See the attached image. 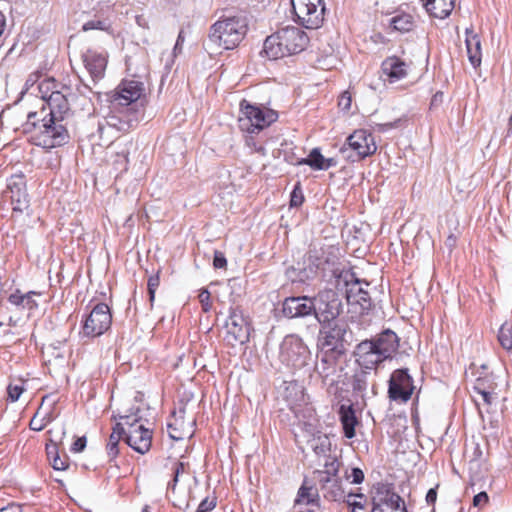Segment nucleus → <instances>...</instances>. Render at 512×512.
<instances>
[{"label":"nucleus","instance_id":"obj_18","mask_svg":"<svg viewBox=\"0 0 512 512\" xmlns=\"http://www.w3.org/2000/svg\"><path fill=\"white\" fill-rule=\"evenodd\" d=\"M414 390L413 379L407 369L395 370L389 380V397L394 400L406 402L410 399Z\"/></svg>","mask_w":512,"mask_h":512},{"label":"nucleus","instance_id":"obj_21","mask_svg":"<svg viewBox=\"0 0 512 512\" xmlns=\"http://www.w3.org/2000/svg\"><path fill=\"white\" fill-rule=\"evenodd\" d=\"M356 362L362 369L373 370L378 364L383 362L379 351H377L374 342L364 340L360 342L355 349Z\"/></svg>","mask_w":512,"mask_h":512},{"label":"nucleus","instance_id":"obj_36","mask_svg":"<svg viewBox=\"0 0 512 512\" xmlns=\"http://www.w3.org/2000/svg\"><path fill=\"white\" fill-rule=\"evenodd\" d=\"M498 341L507 351L512 350V322L505 321L499 328Z\"/></svg>","mask_w":512,"mask_h":512},{"label":"nucleus","instance_id":"obj_31","mask_svg":"<svg viewBox=\"0 0 512 512\" xmlns=\"http://www.w3.org/2000/svg\"><path fill=\"white\" fill-rule=\"evenodd\" d=\"M466 48L470 63L473 67L481 64V41L478 34L473 30L466 29Z\"/></svg>","mask_w":512,"mask_h":512},{"label":"nucleus","instance_id":"obj_3","mask_svg":"<svg viewBox=\"0 0 512 512\" xmlns=\"http://www.w3.org/2000/svg\"><path fill=\"white\" fill-rule=\"evenodd\" d=\"M308 42L309 38L303 30L286 26L265 39L263 51L268 58L279 59L303 51Z\"/></svg>","mask_w":512,"mask_h":512},{"label":"nucleus","instance_id":"obj_32","mask_svg":"<svg viewBox=\"0 0 512 512\" xmlns=\"http://www.w3.org/2000/svg\"><path fill=\"white\" fill-rule=\"evenodd\" d=\"M312 438L308 441L310 448L317 456H326L331 449V441L327 434L317 429L316 432L310 433Z\"/></svg>","mask_w":512,"mask_h":512},{"label":"nucleus","instance_id":"obj_51","mask_svg":"<svg viewBox=\"0 0 512 512\" xmlns=\"http://www.w3.org/2000/svg\"><path fill=\"white\" fill-rule=\"evenodd\" d=\"M227 265V260L224 254L220 251L214 252L213 266L216 269L224 268Z\"/></svg>","mask_w":512,"mask_h":512},{"label":"nucleus","instance_id":"obj_7","mask_svg":"<svg viewBox=\"0 0 512 512\" xmlns=\"http://www.w3.org/2000/svg\"><path fill=\"white\" fill-rule=\"evenodd\" d=\"M315 310L313 315L320 325L337 321L342 312V301L333 289L320 291L314 298Z\"/></svg>","mask_w":512,"mask_h":512},{"label":"nucleus","instance_id":"obj_13","mask_svg":"<svg viewBox=\"0 0 512 512\" xmlns=\"http://www.w3.org/2000/svg\"><path fill=\"white\" fill-rule=\"evenodd\" d=\"M347 328V324L340 320L321 325L318 340L321 350L342 353Z\"/></svg>","mask_w":512,"mask_h":512},{"label":"nucleus","instance_id":"obj_4","mask_svg":"<svg viewBox=\"0 0 512 512\" xmlns=\"http://www.w3.org/2000/svg\"><path fill=\"white\" fill-rule=\"evenodd\" d=\"M247 32V23L238 16L223 17L210 28L209 40L226 50L237 47Z\"/></svg>","mask_w":512,"mask_h":512},{"label":"nucleus","instance_id":"obj_48","mask_svg":"<svg viewBox=\"0 0 512 512\" xmlns=\"http://www.w3.org/2000/svg\"><path fill=\"white\" fill-rule=\"evenodd\" d=\"M176 55L177 54L172 51L162 54L161 60L164 63V69H165L166 73H169L171 71V69L174 65Z\"/></svg>","mask_w":512,"mask_h":512},{"label":"nucleus","instance_id":"obj_47","mask_svg":"<svg viewBox=\"0 0 512 512\" xmlns=\"http://www.w3.org/2000/svg\"><path fill=\"white\" fill-rule=\"evenodd\" d=\"M304 201V196L299 185H296L293 191L291 192L290 205L292 207L300 206Z\"/></svg>","mask_w":512,"mask_h":512},{"label":"nucleus","instance_id":"obj_16","mask_svg":"<svg viewBox=\"0 0 512 512\" xmlns=\"http://www.w3.org/2000/svg\"><path fill=\"white\" fill-rule=\"evenodd\" d=\"M5 197L10 198L14 212H23L29 207V195L27 193L26 180L23 174L12 175L7 180Z\"/></svg>","mask_w":512,"mask_h":512},{"label":"nucleus","instance_id":"obj_8","mask_svg":"<svg viewBox=\"0 0 512 512\" xmlns=\"http://www.w3.org/2000/svg\"><path fill=\"white\" fill-rule=\"evenodd\" d=\"M112 316L105 303L96 304L93 309L83 317L80 335L86 338H96L104 334L111 326Z\"/></svg>","mask_w":512,"mask_h":512},{"label":"nucleus","instance_id":"obj_14","mask_svg":"<svg viewBox=\"0 0 512 512\" xmlns=\"http://www.w3.org/2000/svg\"><path fill=\"white\" fill-rule=\"evenodd\" d=\"M226 340L231 345L244 344L249 340L250 324L238 307H231L225 323Z\"/></svg>","mask_w":512,"mask_h":512},{"label":"nucleus","instance_id":"obj_39","mask_svg":"<svg viewBox=\"0 0 512 512\" xmlns=\"http://www.w3.org/2000/svg\"><path fill=\"white\" fill-rule=\"evenodd\" d=\"M188 464L182 462V461H175L173 463V479L168 483V490L174 491L176 488V485L180 479V477L186 473H188Z\"/></svg>","mask_w":512,"mask_h":512},{"label":"nucleus","instance_id":"obj_30","mask_svg":"<svg viewBox=\"0 0 512 512\" xmlns=\"http://www.w3.org/2000/svg\"><path fill=\"white\" fill-rule=\"evenodd\" d=\"M426 11L433 17L444 19L452 12L455 0H422Z\"/></svg>","mask_w":512,"mask_h":512},{"label":"nucleus","instance_id":"obj_55","mask_svg":"<svg viewBox=\"0 0 512 512\" xmlns=\"http://www.w3.org/2000/svg\"><path fill=\"white\" fill-rule=\"evenodd\" d=\"M488 495L486 492H480L473 498V505L476 507H482L488 502Z\"/></svg>","mask_w":512,"mask_h":512},{"label":"nucleus","instance_id":"obj_46","mask_svg":"<svg viewBox=\"0 0 512 512\" xmlns=\"http://www.w3.org/2000/svg\"><path fill=\"white\" fill-rule=\"evenodd\" d=\"M346 478L350 480L352 484H361L364 480V473L360 468L354 467L351 469L350 474H346Z\"/></svg>","mask_w":512,"mask_h":512},{"label":"nucleus","instance_id":"obj_60","mask_svg":"<svg viewBox=\"0 0 512 512\" xmlns=\"http://www.w3.org/2000/svg\"><path fill=\"white\" fill-rule=\"evenodd\" d=\"M183 43H184V36H183V32L180 31V33L178 34V37H177V40H176V43H175V46H174L172 52H174L176 54L178 52H181Z\"/></svg>","mask_w":512,"mask_h":512},{"label":"nucleus","instance_id":"obj_38","mask_svg":"<svg viewBox=\"0 0 512 512\" xmlns=\"http://www.w3.org/2000/svg\"><path fill=\"white\" fill-rule=\"evenodd\" d=\"M340 468V462L336 457H328L324 464V470L317 471L318 478H325V476H328V478L331 477H339L338 472Z\"/></svg>","mask_w":512,"mask_h":512},{"label":"nucleus","instance_id":"obj_56","mask_svg":"<svg viewBox=\"0 0 512 512\" xmlns=\"http://www.w3.org/2000/svg\"><path fill=\"white\" fill-rule=\"evenodd\" d=\"M400 120H396L394 122H387V123H379L376 124L375 128L378 132H387L390 129H393L398 126Z\"/></svg>","mask_w":512,"mask_h":512},{"label":"nucleus","instance_id":"obj_54","mask_svg":"<svg viewBox=\"0 0 512 512\" xmlns=\"http://www.w3.org/2000/svg\"><path fill=\"white\" fill-rule=\"evenodd\" d=\"M86 443L87 440L85 436L77 438L71 446V451L75 453L82 452L86 447Z\"/></svg>","mask_w":512,"mask_h":512},{"label":"nucleus","instance_id":"obj_2","mask_svg":"<svg viewBox=\"0 0 512 512\" xmlns=\"http://www.w3.org/2000/svg\"><path fill=\"white\" fill-rule=\"evenodd\" d=\"M46 107L40 112H30L24 130L31 134L33 143L45 149L62 146L69 141V133L64 120L54 119L45 113Z\"/></svg>","mask_w":512,"mask_h":512},{"label":"nucleus","instance_id":"obj_26","mask_svg":"<svg viewBox=\"0 0 512 512\" xmlns=\"http://www.w3.org/2000/svg\"><path fill=\"white\" fill-rule=\"evenodd\" d=\"M370 341L374 342L377 351H379L384 361L391 358L399 347L397 334L389 329L385 330L377 338L371 339Z\"/></svg>","mask_w":512,"mask_h":512},{"label":"nucleus","instance_id":"obj_63","mask_svg":"<svg viewBox=\"0 0 512 512\" xmlns=\"http://www.w3.org/2000/svg\"><path fill=\"white\" fill-rule=\"evenodd\" d=\"M335 165H336V161L334 158H325L324 157V164L322 165V166H324L323 170H327L330 167H333Z\"/></svg>","mask_w":512,"mask_h":512},{"label":"nucleus","instance_id":"obj_42","mask_svg":"<svg viewBox=\"0 0 512 512\" xmlns=\"http://www.w3.org/2000/svg\"><path fill=\"white\" fill-rule=\"evenodd\" d=\"M139 409L136 413L129 415H121L119 419L122 421L123 428L137 427L140 423V416H138Z\"/></svg>","mask_w":512,"mask_h":512},{"label":"nucleus","instance_id":"obj_33","mask_svg":"<svg viewBox=\"0 0 512 512\" xmlns=\"http://www.w3.org/2000/svg\"><path fill=\"white\" fill-rule=\"evenodd\" d=\"M124 433L125 428H123L122 423H116L106 445V452L110 461L115 459L119 454V443Z\"/></svg>","mask_w":512,"mask_h":512},{"label":"nucleus","instance_id":"obj_19","mask_svg":"<svg viewBox=\"0 0 512 512\" xmlns=\"http://www.w3.org/2000/svg\"><path fill=\"white\" fill-rule=\"evenodd\" d=\"M315 305L308 296H292L283 301L282 312L288 318H303L313 315Z\"/></svg>","mask_w":512,"mask_h":512},{"label":"nucleus","instance_id":"obj_45","mask_svg":"<svg viewBox=\"0 0 512 512\" xmlns=\"http://www.w3.org/2000/svg\"><path fill=\"white\" fill-rule=\"evenodd\" d=\"M24 391V388L22 385H19V384H16V385H12L10 384L7 388V392H8V398L12 401V402H15L17 401L21 394L23 393Z\"/></svg>","mask_w":512,"mask_h":512},{"label":"nucleus","instance_id":"obj_28","mask_svg":"<svg viewBox=\"0 0 512 512\" xmlns=\"http://www.w3.org/2000/svg\"><path fill=\"white\" fill-rule=\"evenodd\" d=\"M40 296V293L35 291H29L22 293L19 289L11 293L8 296V302L15 306L19 310L32 311L38 307L36 297Z\"/></svg>","mask_w":512,"mask_h":512},{"label":"nucleus","instance_id":"obj_59","mask_svg":"<svg viewBox=\"0 0 512 512\" xmlns=\"http://www.w3.org/2000/svg\"><path fill=\"white\" fill-rule=\"evenodd\" d=\"M136 24L144 29L149 28V21L144 15H136L135 17Z\"/></svg>","mask_w":512,"mask_h":512},{"label":"nucleus","instance_id":"obj_58","mask_svg":"<svg viewBox=\"0 0 512 512\" xmlns=\"http://www.w3.org/2000/svg\"><path fill=\"white\" fill-rule=\"evenodd\" d=\"M494 385L495 384L490 379L479 377L476 379L474 386H482V387H484V390H488V389H494L495 388Z\"/></svg>","mask_w":512,"mask_h":512},{"label":"nucleus","instance_id":"obj_34","mask_svg":"<svg viewBox=\"0 0 512 512\" xmlns=\"http://www.w3.org/2000/svg\"><path fill=\"white\" fill-rule=\"evenodd\" d=\"M390 25L394 30L401 33L409 32L414 27V18L406 13L397 14L391 18Z\"/></svg>","mask_w":512,"mask_h":512},{"label":"nucleus","instance_id":"obj_12","mask_svg":"<svg viewBox=\"0 0 512 512\" xmlns=\"http://www.w3.org/2000/svg\"><path fill=\"white\" fill-rule=\"evenodd\" d=\"M295 391L296 396H299L295 400H290L287 395V400L290 405V409L294 412L295 416L303 421L305 430L308 433H314L319 429V420L316 417L315 410L306 401V396L303 392L302 387L297 384H291L287 391Z\"/></svg>","mask_w":512,"mask_h":512},{"label":"nucleus","instance_id":"obj_24","mask_svg":"<svg viewBox=\"0 0 512 512\" xmlns=\"http://www.w3.org/2000/svg\"><path fill=\"white\" fill-rule=\"evenodd\" d=\"M83 62L94 81L103 77L107 65V59L103 53L87 50L83 54Z\"/></svg>","mask_w":512,"mask_h":512},{"label":"nucleus","instance_id":"obj_27","mask_svg":"<svg viewBox=\"0 0 512 512\" xmlns=\"http://www.w3.org/2000/svg\"><path fill=\"white\" fill-rule=\"evenodd\" d=\"M320 489L326 499L341 502L345 500L346 493L342 488L341 480L339 477L325 476V478H318Z\"/></svg>","mask_w":512,"mask_h":512},{"label":"nucleus","instance_id":"obj_25","mask_svg":"<svg viewBox=\"0 0 512 512\" xmlns=\"http://www.w3.org/2000/svg\"><path fill=\"white\" fill-rule=\"evenodd\" d=\"M383 74L390 83L404 79L408 72V65L397 56L387 57L381 65Z\"/></svg>","mask_w":512,"mask_h":512},{"label":"nucleus","instance_id":"obj_15","mask_svg":"<svg viewBox=\"0 0 512 512\" xmlns=\"http://www.w3.org/2000/svg\"><path fill=\"white\" fill-rule=\"evenodd\" d=\"M49 87V81H43L37 86L39 93H41V98L46 102L49 110L48 113L45 112L43 115L54 117V119L58 120H64L65 115L70 110L68 99L66 95L60 91H52L50 94H47Z\"/></svg>","mask_w":512,"mask_h":512},{"label":"nucleus","instance_id":"obj_50","mask_svg":"<svg viewBox=\"0 0 512 512\" xmlns=\"http://www.w3.org/2000/svg\"><path fill=\"white\" fill-rule=\"evenodd\" d=\"M199 299L202 304V308L205 312H208L211 308L210 293L207 289H203L199 294Z\"/></svg>","mask_w":512,"mask_h":512},{"label":"nucleus","instance_id":"obj_40","mask_svg":"<svg viewBox=\"0 0 512 512\" xmlns=\"http://www.w3.org/2000/svg\"><path fill=\"white\" fill-rule=\"evenodd\" d=\"M317 498L318 494L313 492L312 487H307L303 484L298 490L295 503L299 504L305 502L306 504H312Z\"/></svg>","mask_w":512,"mask_h":512},{"label":"nucleus","instance_id":"obj_20","mask_svg":"<svg viewBox=\"0 0 512 512\" xmlns=\"http://www.w3.org/2000/svg\"><path fill=\"white\" fill-rule=\"evenodd\" d=\"M124 438L126 444L134 451L145 454L151 447L152 431L139 424L137 427L125 428Z\"/></svg>","mask_w":512,"mask_h":512},{"label":"nucleus","instance_id":"obj_35","mask_svg":"<svg viewBox=\"0 0 512 512\" xmlns=\"http://www.w3.org/2000/svg\"><path fill=\"white\" fill-rule=\"evenodd\" d=\"M297 165H308L314 170H323L324 156L318 148L312 149L307 158H301L296 162Z\"/></svg>","mask_w":512,"mask_h":512},{"label":"nucleus","instance_id":"obj_6","mask_svg":"<svg viewBox=\"0 0 512 512\" xmlns=\"http://www.w3.org/2000/svg\"><path fill=\"white\" fill-rule=\"evenodd\" d=\"M377 150V145L373 135L363 129L354 131L340 148L342 157L350 162L360 161L373 155Z\"/></svg>","mask_w":512,"mask_h":512},{"label":"nucleus","instance_id":"obj_43","mask_svg":"<svg viewBox=\"0 0 512 512\" xmlns=\"http://www.w3.org/2000/svg\"><path fill=\"white\" fill-rule=\"evenodd\" d=\"M473 388L474 391L481 396L485 404L490 405L492 403L494 389L484 390V387L482 386H474Z\"/></svg>","mask_w":512,"mask_h":512},{"label":"nucleus","instance_id":"obj_49","mask_svg":"<svg viewBox=\"0 0 512 512\" xmlns=\"http://www.w3.org/2000/svg\"><path fill=\"white\" fill-rule=\"evenodd\" d=\"M159 282H160L159 277L157 275L151 276L148 279L147 286H148V293H149L150 301L154 300L155 292H156L157 287L159 286Z\"/></svg>","mask_w":512,"mask_h":512},{"label":"nucleus","instance_id":"obj_53","mask_svg":"<svg viewBox=\"0 0 512 512\" xmlns=\"http://www.w3.org/2000/svg\"><path fill=\"white\" fill-rule=\"evenodd\" d=\"M52 467L55 469V470H65L68 468V463L66 461V459H62L57 453L55 454V456L53 457L52 459Z\"/></svg>","mask_w":512,"mask_h":512},{"label":"nucleus","instance_id":"obj_10","mask_svg":"<svg viewBox=\"0 0 512 512\" xmlns=\"http://www.w3.org/2000/svg\"><path fill=\"white\" fill-rule=\"evenodd\" d=\"M371 512H407L404 500L391 484L377 483L372 490Z\"/></svg>","mask_w":512,"mask_h":512},{"label":"nucleus","instance_id":"obj_9","mask_svg":"<svg viewBox=\"0 0 512 512\" xmlns=\"http://www.w3.org/2000/svg\"><path fill=\"white\" fill-rule=\"evenodd\" d=\"M296 21L307 29H317L324 20L322 0H291Z\"/></svg>","mask_w":512,"mask_h":512},{"label":"nucleus","instance_id":"obj_44","mask_svg":"<svg viewBox=\"0 0 512 512\" xmlns=\"http://www.w3.org/2000/svg\"><path fill=\"white\" fill-rule=\"evenodd\" d=\"M216 507V498L215 497H206L203 499L196 512H210Z\"/></svg>","mask_w":512,"mask_h":512},{"label":"nucleus","instance_id":"obj_57","mask_svg":"<svg viewBox=\"0 0 512 512\" xmlns=\"http://www.w3.org/2000/svg\"><path fill=\"white\" fill-rule=\"evenodd\" d=\"M339 106L344 110H349L351 107V97L348 92H344L339 100Z\"/></svg>","mask_w":512,"mask_h":512},{"label":"nucleus","instance_id":"obj_11","mask_svg":"<svg viewBox=\"0 0 512 512\" xmlns=\"http://www.w3.org/2000/svg\"><path fill=\"white\" fill-rule=\"evenodd\" d=\"M310 352L302 339L297 335H287L280 346L281 361L295 369L307 364Z\"/></svg>","mask_w":512,"mask_h":512},{"label":"nucleus","instance_id":"obj_62","mask_svg":"<svg viewBox=\"0 0 512 512\" xmlns=\"http://www.w3.org/2000/svg\"><path fill=\"white\" fill-rule=\"evenodd\" d=\"M437 492L434 488L428 490L426 494V501L428 504H433L436 501Z\"/></svg>","mask_w":512,"mask_h":512},{"label":"nucleus","instance_id":"obj_52","mask_svg":"<svg viewBox=\"0 0 512 512\" xmlns=\"http://www.w3.org/2000/svg\"><path fill=\"white\" fill-rule=\"evenodd\" d=\"M246 145L251 149L252 152L265 155V148L262 145H257L252 136L246 138Z\"/></svg>","mask_w":512,"mask_h":512},{"label":"nucleus","instance_id":"obj_37","mask_svg":"<svg viewBox=\"0 0 512 512\" xmlns=\"http://www.w3.org/2000/svg\"><path fill=\"white\" fill-rule=\"evenodd\" d=\"M371 370L362 369L354 375L352 387L355 392L362 397L365 395L368 388V375Z\"/></svg>","mask_w":512,"mask_h":512},{"label":"nucleus","instance_id":"obj_23","mask_svg":"<svg viewBox=\"0 0 512 512\" xmlns=\"http://www.w3.org/2000/svg\"><path fill=\"white\" fill-rule=\"evenodd\" d=\"M335 354V352L321 350L319 361L316 363V372L324 384L333 385L336 382L337 359Z\"/></svg>","mask_w":512,"mask_h":512},{"label":"nucleus","instance_id":"obj_61","mask_svg":"<svg viewBox=\"0 0 512 512\" xmlns=\"http://www.w3.org/2000/svg\"><path fill=\"white\" fill-rule=\"evenodd\" d=\"M0 512H23L22 507L17 504H10L0 509Z\"/></svg>","mask_w":512,"mask_h":512},{"label":"nucleus","instance_id":"obj_22","mask_svg":"<svg viewBox=\"0 0 512 512\" xmlns=\"http://www.w3.org/2000/svg\"><path fill=\"white\" fill-rule=\"evenodd\" d=\"M97 14L94 19L86 21L82 29L83 31L89 30H101L106 32H111L112 30V21L111 17L113 16V4L109 2L99 3L98 8L96 9Z\"/></svg>","mask_w":512,"mask_h":512},{"label":"nucleus","instance_id":"obj_5","mask_svg":"<svg viewBox=\"0 0 512 512\" xmlns=\"http://www.w3.org/2000/svg\"><path fill=\"white\" fill-rule=\"evenodd\" d=\"M277 118V112L272 109L251 104L247 100L240 102L238 126L242 132L259 133L274 123Z\"/></svg>","mask_w":512,"mask_h":512},{"label":"nucleus","instance_id":"obj_17","mask_svg":"<svg viewBox=\"0 0 512 512\" xmlns=\"http://www.w3.org/2000/svg\"><path fill=\"white\" fill-rule=\"evenodd\" d=\"M342 278V275L340 276ZM346 285V298L350 304H358L363 309H367L371 305L369 292L365 287L369 283L355 277L354 273H345L343 276Z\"/></svg>","mask_w":512,"mask_h":512},{"label":"nucleus","instance_id":"obj_64","mask_svg":"<svg viewBox=\"0 0 512 512\" xmlns=\"http://www.w3.org/2000/svg\"><path fill=\"white\" fill-rule=\"evenodd\" d=\"M30 427L32 430H35V431H41L43 428H44V425L43 424H38L35 422V420H31L30 422Z\"/></svg>","mask_w":512,"mask_h":512},{"label":"nucleus","instance_id":"obj_1","mask_svg":"<svg viewBox=\"0 0 512 512\" xmlns=\"http://www.w3.org/2000/svg\"><path fill=\"white\" fill-rule=\"evenodd\" d=\"M144 83L122 80L108 95V112L98 123L100 138H115L117 133L129 131L138 121L139 100L144 95Z\"/></svg>","mask_w":512,"mask_h":512},{"label":"nucleus","instance_id":"obj_41","mask_svg":"<svg viewBox=\"0 0 512 512\" xmlns=\"http://www.w3.org/2000/svg\"><path fill=\"white\" fill-rule=\"evenodd\" d=\"M363 498H364L363 494L348 493V494H346L345 500H341V502L347 503V505L354 512L357 508H359V509L363 508V503H362Z\"/></svg>","mask_w":512,"mask_h":512},{"label":"nucleus","instance_id":"obj_29","mask_svg":"<svg viewBox=\"0 0 512 512\" xmlns=\"http://www.w3.org/2000/svg\"><path fill=\"white\" fill-rule=\"evenodd\" d=\"M338 413L345 437L348 439L353 438L355 436V426L358 424L353 406L342 404L339 407Z\"/></svg>","mask_w":512,"mask_h":512}]
</instances>
